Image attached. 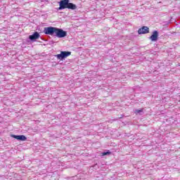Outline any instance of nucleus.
<instances>
[{"mask_svg": "<svg viewBox=\"0 0 180 180\" xmlns=\"http://www.w3.org/2000/svg\"><path fill=\"white\" fill-rule=\"evenodd\" d=\"M11 136L15 139H18V141H26V139H27L25 135H11Z\"/></svg>", "mask_w": 180, "mask_h": 180, "instance_id": "nucleus-8", "label": "nucleus"}, {"mask_svg": "<svg viewBox=\"0 0 180 180\" xmlns=\"http://www.w3.org/2000/svg\"><path fill=\"white\" fill-rule=\"evenodd\" d=\"M45 34H50L51 36L56 35V27L53 26H49L47 27H44L43 30Z\"/></svg>", "mask_w": 180, "mask_h": 180, "instance_id": "nucleus-2", "label": "nucleus"}, {"mask_svg": "<svg viewBox=\"0 0 180 180\" xmlns=\"http://www.w3.org/2000/svg\"><path fill=\"white\" fill-rule=\"evenodd\" d=\"M39 37H40V34L39 33V32H34V33L29 36V39L32 41H34L37 39H39Z\"/></svg>", "mask_w": 180, "mask_h": 180, "instance_id": "nucleus-5", "label": "nucleus"}, {"mask_svg": "<svg viewBox=\"0 0 180 180\" xmlns=\"http://www.w3.org/2000/svg\"><path fill=\"white\" fill-rule=\"evenodd\" d=\"M71 56V51H60V54H56V57L58 60H64Z\"/></svg>", "mask_w": 180, "mask_h": 180, "instance_id": "nucleus-3", "label": "nucleus"}, {"mask_svg": "<svg viewBox=\"0 0 180 180\" xmlns=\"http://www.w3.org/2000/svg\"><path fill=\"white\" fill-rule=\"evenodd\" d=\"M139 34L149 33V27L148 26H143L138 30Z\"/></svg>", "mask_w": 180, "mask_h": 180, "instance_id": "nucleus-7", "label": "nucleus"}, {"mask_svg": "<svg viewBox=\"0 0 180 180\" xmlns=\"http://www.w3.org/2000/svg\"><path fill=\"white\" fill-rule=\"evenodd\" d=\"M111 152L108 150L107 152H103V156H105L106 155H110Z\"/></svg>", "mask_w": 180, "mask_h": 180, "instance_id": "nucleus-10", "label": "nucleus"}, {"mask_svg": "<svg viewBox=\"0 0 180 180\" xmlns=\"http://www.w3.org/2000/svg\"><path fill=\"white\" fill-rule=\"evenodd\" d=\"M143 108H141L140 110L139 109L134 110V112L136 114H141V112H143Z\"/></svg>", "mask_w": 180, "mask_h": 180, "instance_id": "nucleus-9", "label": "nucleus"}, {"mask_svg": "<svg viewBox=\"0 0 180 180\" xmlns=\"http://www.w3.org/2000/svg\"><path fill=\"white\" fill-rule=\"evenodd\" d=\"M77 9V6L75 4L70 3V0H60L59 1V8L58 9Z\"/></svg>", "mask_w": 180, "mask_h": 180, "instance_id": "nucleus-1", "label": "nucleus"}, {"mask_svg": "<svg viewBox=\"0 0 180 180\" xmlns=\"http://www.w3.org/2000/svg\"><path fill=\"white\" fill-rule=\"evenodd\" d=\"M158 36H159V33L158 30H154L151 36H150V39L152 41H156L158 39Z\"/></svg>", "mask_w": 180, "mask_h": 180, "instance_id": "nucleus-6", "label": "nucleus"}, {"mask_svg": "<svg viewBox=\"0 0 180 180\" xmlns=\"http://www.w3.org/2000/svg\"><path fill=\"white\" fill-rule=\"evenodd\" d=\"M55 36L57 37H65L67 36V32L59 27H56Z\"/></svg>", "mask_w": 180, "mask_h": 180, "instance_id": "nucleus-4", "label": "nucleus"}]
</instances>
